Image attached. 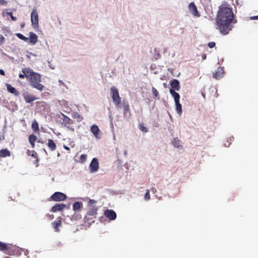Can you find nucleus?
<instances>
[{
  "label": "nucleus",
  "mask_w": 258,
  "mask_h": 258,
  "mask_svg": "<svg viewBox=\"0 0 258 258\" xmlns=\"http://www.w3.org/2000/svg\"><path fill=\"white\" fill-rule=\"evenodd\" d=\"M237 20L231 8L221 6L219 7L216 18V29L223 35L229 34L232 30V24H235Z\"/></svg>",
  "instance_id": "1"
},
{
  "label": "nucleus",
  "mask_w": 258,
  "mask_h": 258,
  "mask_svg": "<svg viewBox=\"0 0 258 258\" xmlns=\"http://www.w3.org/2000/svg\"><path fill=\"white\" fill-rule=\"evenodd\" d=\"M0 251L4 252L8 255H19L21 250L19 247L10 243H6L0 241Z\"/></svg>",
  "instance_id": "2"
},
{
  "label": "nucleus",
  "mask_w": 258,
  "mask_h": 258,
  "mask_svg": "<svg viewBox=\"0 0 258 258\" xmlns=\"http://www.w3.org/2000/svg\"><path fill=\"white\" fill-rule=\"evenodd\" d=\"M28 80L30 82V85L33 88L40 91L43 90L44 86L40 83L41 82V76L39 74L35 73Z\"/></svg>",
  "instance_id": "3"
},
{
  "label": "nucleus",
  "mask_w": 258,
  "mask_h": 258,
  "mask_svg": "<svg viewBox=\"0 0 258 258\" xmlns=\"http://www.w3.org/2000/svg\"><path fill=\"white\" fill-rule=\"evenodd\" d=\"M97 207L93 206L91 207L84 218L85 222H88V223L94 222L97 215Z\"/></svg>",
  "instance_id": "4"
},
{
  "label": "nucleus",
  "mask_w": 258,
  "mask_h": 258,
  "mask_svg": "<svg viewBox=\"0 0 258 258\" xmlns=\"http://www.w3.org/2000/svg\"><path fill=\"white\" fill-rule=\"evenodd\" d=\"M110 90L112 93V100L117 106H119L121 102V98L119 97L118 91L115 87L111 88Z\"/></svg>",
  "instance_id": "5"
},
{
  "label": "nucleus",
  "mask_w": 258,
  "mask_h": 258,
  "mask_svg": "<svg viewBox=\"0 0 258 258\" xmlns=\"http://www.w3.org/2000/svg\"><path fill=\"white\" fill-rule=\"evenodd\" d=\"M67 196L61 192H55L52 195L50 198V201H53L54 202H60L63 201L67 199Z\"/></svg>",
  "instance_id": "6"
},
{
  "label": "nucleus",
  "mask_w": 258,
  "mask_h": 258,
  "mask_svg": "<svg viewBox=\"0 0 258 258\" xmlns=\"http://www.w3.org/2000/svg\"><path fill=\"white\" fill-rule=\"evenodd\" d=\"M31 20L32 24L34 28H37L38 27V15L37 11L36 9H33L31 16Z\"/></svg>",
  "instance_id": "7"
},
{
  "label": "nucleus",
  "mask_w": 258,
  "mask_h": 258,
  "mask_svg": "<svg viewBox=\"0 0 258 258\" xmlns=\"http://www.w3.org/2000/svg\"><path fill=\"white\" fill-rule=\"evenodd\" d=\"M90 171L91 172H96L99 169V161L98 159L93 158L89 165Z\"/></svg>",
  "instance_id": "8"
},
{
  "label": "nucleus",
  "mask_w": 258,
  "mask_h": 258,
  "mask_svg": "<svg viewBox=\"0 0 258 258\" xmlns=\"http://www.w3.org/2000/svg\"><path fill=\"white\" fill-rule=\"evenodd\" d=\"M188 9L190 13L195 17H200L201 15L199 13L197 8L194 3H190L188 5Z\"/></svg>",
  "instance_id": "9"
},
{
  "label": "nucleus",
  "mask_w": 258,
  "mask_h": 258,
  "mask_svg": "<svg viewBox=\"0 0 258 258\" xmlns=\"http://www.w3.org/2000/svg\"><path fill=\"white\" fill-rule=\"evenodd\" d=\"M24 100L27 103H31L37 98L33 95L30 94L28 92H25L23 94Z\"/></svg>",
  "instance_id": "10"
},
{
  "label": "nucleus",
  "mask_w": 258,
  "mask_h": 258,
  "mask_svg": "<svg viewBox=\"0 0 258 258\" xmlns=\"http://www.w3.org/2000/svg\"><path fill=\"white\" fill-rule=\"evenodd\" d=\"M104 215L110 220H114L116 218V213L112 210H106L104 211Z\"/></svg>",
  "instance_id": "11"
},
{
  "label": "nucleus",
  "mask_w": 258,
  "mask_h": 258,
  "mask_svg": "<svg viewBox=\"0 0 258 258\" xmlns=\"http://www.w3.org/2000/svg\"><path fill=\"white\" fill-rule=\"evenodd\" d=\"M26 154L28 156H30L32 157L35 159V161H34V163L36 165L37 167L38 166V162L39 161V159L38 158L37 153L35 151H30L29 150H28L27 151Z\"/></svg>",
  "instance_id": "12"
},
{
  "label": "nucleus",
  "mask_w": 258,
  "mask_h": 258,
  "mask_svg": "<svg viewBox=\"0 0 258 258\" xmlns=\"http://www.w3.org/2000/svg\"><path fill=\"white\" fill-rule=\"evenodd\" d=\"M22 71L25 74L28 80L35 73L29 68H24L22 70Z\"/></svg>",
  "instance_id": "13"
},
{
  "label": "nucleus",
  "mask_w": 258,
  "mask_h": 258,
  "mask_svg": "<svg viewBox=\"0 0 258 258\" xmlns=\"http://www.w3.org/2000/svg\"><path fill=\"white\" fill-rule=\"evenodd\" d=\"M61 218L60 217L57 218L56 220L54 221L52 223L53 228H54L55 232H59L60 230L59 229V227L61 226Z\"/></svg>",
  "instance_id": "14"
},
{
  "label": "nucleus",
  "mask_w": 258,
  "mask_h": 258,
  "mask_svg": "<svg viewBox=\"0 0 258 258\" xmlns=\"http://www.w3.org/2000/svg\"><path fill=\"white\" fill-rule=\"evenodd\" d=\"M131 113L130 112V105L128 103L123 104V116L127 119L130 118Z\"/></svg>",
  "instance_id": "15"
},
{
  "label": "nucleus",
  "mask_w": 258,
  "mask_h": 258,
  "mask_svg": "<svg viewBox=\"0 0 258 258\" xmlns=\"http://www.w3.org/2000/svg\"><path fill=\"white\" fill-rule=\"evenodd\" d=\"M66 207V205L64 204H56L51 208V211L52 212H56L57 211H61Z\"/></svg>",
  "instance_id": "16"
},
{
  "label": "nucleus",
  "mask_w": 258,
  "mask_h": 258,
  "mask_svg": "<svg viewBox=\"0 0 258 258\" xmlns=\"http://www.w3.org/2000/svg\"><path fill=\"white\" fill-rule=\"evenodd\" d=\"M7 90L11 93L14 94L16 96H18L20 93L14 87H12L11 85L6 84Z\"/></svg>",
  "instance_id": "17"
},
{
  "label": "nucleus",
  "mask_w": 258,
  "mask_h": 258,
  "mask_svg": "<svg viewBox=\"0 0 258 258\" xmlns=\"http://www.w3.org/2000/svg\"><path fill=\"white\" fill-rule=\"evenodd\" d=\"M171 89L174 90L179 91L180 89V85L179 81L176 79L173 80L170 83Z\"/></svg>",
  "instance_id": "18"
},
{
  "label": "nucleus",
  "mask_w": 258,
  "mask_h": 258,
  "mask_svg": "<svg viewBox=\"0 0 258 258\" xmlns=\"http://www.w3.org/2000/svg\"><path fill=\"white\" fill-rule=\"evenodd\" d=\"M30 42L33 44H35L38 41V36L34 33L31 32L29 33Z\"/></svg>",
  "instance_id": "19"
},
{
  "label": "nucleus",
  "mask_w": 258,
  "mask_h": 258,
  "mask_svg": "<svg viewBox=\"0 0 258 258\" xmlns=\"http://www.w3.org/2000/svg\"><path fill=\"white\" fill-rule=\"evenodd\" d=\"M63 116V123L65 126L69 125L73 123V121L69 118L68 116L62 114Z\"/></svg>",
  "instance_id": "20"
},
{
  "label": "nucleus",
  "mask_w": 258,
  "mask_h": 258,
  "mask_svg": "<svg viewBox=\"0 0 258 258\" xmlns=\"http://www.w3.org/2000/svg\"><path fill=\"white\" fill-rule=\"evenodd\" d=\"M223 73V70L219 68L215 73H213V77L216 79H219L222 77Z\"/></svg>",
  "instance_id": "21"
},
{
  "label": "nucleus",
  "mask_w": 258,
  "mask_h": 258,
  "mask_svg": "<svg viewBox=\"0 0 258 258\" xmlns=\"http://www.w3.org/2000/svg\"><path fill=\"white\" fill-rule=\"evenodd\" d=\"M91 132L94 134L96 138H98L100 130L97 125L93 124L91 126Z\"/></svg>",
  "instance_id": "22"
},
{
  "label": "nucleus",
  "mask_w": 258,
  "mask_h": 258,
  "mask_svg": "<svg viewBox=\"0 0 258 258\" xmlns=\"http://www.w3.org/2000/svg\"><path fill=\"white\" fill-rule=\"evenodd\" d=\"M37 137L34 134L30 135L29 136L28 140L30 144L31 145L32 148L35 147V142L37 140Z\"/></svg>",
  "instance_id": "23"
},
{
  "label": "nucleus",
  "mask_w": 258,
  "mask_h": 258,
  "mask_svg": "<svg viewBox=\"0 0 258 258\" xmlns=\"http://www.w3.org/2000/svg\"><path fill=\"white\" fill-rule=\"evenodd\" d=\"M72 116L74 119H76L78 122H81L83 120V117L78 112H74L72 114Z\"/></svg>",
  "instance_id": "24"
},
{
  "label": "nucleus",
  "mask_w": 258,
  "mask_h": 258,
  "mask_svg": "<svg viewBox=\"0 0 258 258\" xmlns=\"http://www.w3.org/2000/svg\"><path fill=\"white\" fill-rule=\"evenodd\" d=\"M47 146L51 151H54L56 149V145L55 143L51 139L48 140Z\"/></svg>",
  "instance_id": "25"
},
{
  "label": "nucleus",
  "mask_w": 258,
  "mask_h": 258,
  "mask_svg": "<svg viewBox=\"0 0 258 258\" xmlns=\"http://www.w3.org/2000/svg\"><path fill=\"white\" fill-rule=\"evenodd\" d=\"M32 129L36 134L39 133L38 123L36 120H34L32 123Z\"/></svg>",
  "instance_id": "26"
},
{
  "label": "nucleus",
  "mask_w": 258,
  "mask_h": 258,
  "mask_svg": "<svg viewBox=\"0 0 258 258\" xmlns=\"http://www.w3.org/2000/svg\"><path fill=\"white\" fill-rule=\"evenodd\" d=\"M11 156V152L7 149H3L0 151V156L6 157Z\"/></svg>",
  "instance_id": "27"
},
{
  "label": "nucleus",
  "mask_w": 258,
  "mask_h": 258,
  "mask_svg": "<svg viewBox=\"0 0 258 258\" xmlns=\"http://www.w3.org/2000/svg\"><path fill=\"white\" fill-rule=\"evenodd\" d=\"M169 92L171 95L174 97L175 102L179 101L180 95L178 93L176 92L172 89H170Z\"/></svg>",
  "instance_id": "28"
},
{
  "label": "nucleus",
  "mask_w": 258,
  "mask_h": 258,
  "mask_svg": "<svg viewBox=\"0 0 258 258\" xmlns=\"http://www.w3.org/2000/svg\"><path fill=\"white\" fill-rule=\"evenodd\" d=\"M83 206V203L80 202H76L73 205V209L74 211L80 210Z\"/></svg>",
  "instance_id": "29"
},
{
  "label": "nucleus",
  "mask_w": 258,
  "mask_h": 258,
  "mask_svg": "<svg viewBox=\"0 0 258 258\" xmlns=\"http://www.w3.org/2000/svg\"><path fill=\"white\" fill-rule=\"evenodd\" d=\"M175 102L176 110L178 114L181 115L182 113V106L179 103V101H177Z\"/></svg>",
  "instance_id": "30"
},
{
  "label": "nucleus",
  "mask_w": 258,
  "mask_h": 258,
  "mask_svg": "<svg viewBox=\"0 0 258 258\" xmlns=\"http://www.w3.org/2000/svg\"><path fill=\"white\" fill-rule=\"evenodd\" d=\"M180 141L177 138H174L172 141V144L175 148H178L180 146Z\"/></svg>",
  "instance_id": "31"
},
{
  "label": "nucleus",
  "mask_w": 258,
  "mask_h": 258,
  "mask_svg": "<svg viewBox=\"0 0 258 258\" xmlns=\"http://www.w3.org/2000/svg\"><path fill=\"white\" fill-rule=\"evenodd\" d=\"M16 35L20 39L23 40L26 42L28 41L29 40V38L24 36L23 35H22L21 33H16Z\"/></svg>",
  "instance_id": "32"
},
{
  "label": "nucleus",
  "mask_w": 258,
  "mask_h": 258,
  "mask_svg": "<svg viewBox=\"0 0 258 258\" xmlns=\"http://www.w3.org/2000/svg\"><path fill=\"white\" fill-rule=\"evenodd\" d=\"M139 127L140 131L144 133H147L148 132L147 128L146 126H145L143 123H140L139 124Z\"/></svg>",
  "instance_id": "33"
},
{
  "label": "nucleus",
  "mask_w": 258,
  "mask_h": 258,
  "mask_svg": "<svg viewBox=\"0 0 258 258\" xmlns=\"http://www.w3.org/2000/svg\"><path fill=\"white\" fill-rule=\"evenodd\" d=\"M152 91L153 95L158 99H159V94L158 91L156 89V88L154 87H152Z\"/></svg>",
  "instance_id": "34"
},
{
  "label": "nucleus",
  "mask_w": 258,
  "mask_h": 258,
  "mask_svg": "<svg viewBox=\"0 0 258 258\" xmlns=\"http://www.w3.org/2000/svg\"><path fill=\"white\" fill-rule=\"evenodd\" d=\"M144 199L146 201H148L150 199V195L149 190H147L146 193L145 195Z\"/></svg>",
  "instance_id": "35"
},
{
  "label": "nucleus",
  "mask_w": 258,
  "mask_h": 258,
  "mask_svg": "<svg viewBox=\"0 0 258 258\" xmlns=\"http://www.w3.org/2000/svg\"><path fill=\"white\" fill-rule=\"evenodd\" d=\"M96 203V201L94 200H92V199H90L89 201H88V205L89 206H90L91 207H92L94 206V205Z\"/></svg>",
  "instance_id": "36"
},
{
  "label": "nucleus",
  "mask_w": 258,
  "mask_h": 258,
  "mask_svg": "<svg viewBox=\"0 0 258 258\" xmlns=\"http://www.w3.org/2000/svg\"><path fill=\"white\" fill-rule=\"evenodd\" d=\"M87 156L86 155H82L80 157V160L81 162H84L86 160Z\"/></svg>",
  "instance_id": "37"
},
{
  "label": "nucleus",
  "mask_w": 258,
  "mask_h": 258,
  "mask_svg": "<svg viewBox=\"0 0 258 258\" xmlns=\"http://www.w3.org/2000/svg\"><path fill=\"white\" fill-rule=\"evenodd\" d=\"M8 15L10 16L11 19L13 21H16L17 20L16 17L13 16V13L12 12L8 13Z\"/></svg>",
  "instance_id": "38"
},
{
  "label": "nucleus",
  "mask_w": 258,
  "mask_h": 258,
  "mask_svg": "<svg viewBox=\"0 0 258 258\" xmlns=\"http://www.w3.org/2000/svg\"><path fill=\"white\" fill-rule=\"evenodd\" d=\"M208 45L210 48H212L215 46L216 43L214 42H210L208 43Z\"/></svg>",
  "instance_id": "39"
},
{
  "label": "nucleus",
  "mask_w": 258,
  "mask_h": 258,
  "mask_svg": "<svg viewBox=\"0 0 258 258\" xmlns=\"http://www.w3.org/2000/svg\"><path fill=\"white\" fill-rule=\"evenodd\" d=\"M5 42V38L0 34V44H3Z\"/></svg>",
  "instance_id": "40"
},
{
  "label": "nucleus",
  "mask_w": 258,
  "mask_h": 258,
  "mask_svg": "<svg viewBox=\"0 0 258 258\" xmlns=\"http://www.w3.org/2000/svg\"><path fill=\"white\" fill-rule=\"evenodd\" d=\"M8 3L5 0H0V5L6 6Z\"/></svg>",
  "instance_id": "41"
},
{
  "label": "nucleus",
  "mask_w": 258,
  "mask_h": 258,
  "mask_svg": "<svg viewBox=\"0 0 258 258\" xmlns=\"http://www.w3.org/2000/svg\"><path fill=\"white\" fill-rule=\"evenodd\" d=\"M19 77L21 79H24L26 77L25 76V74L24 73L23 74H20L19 75Z\"/></svg>",
  "instance_id": "42"
},
{
  "label": "nucleus",
  "mask_w": 258,
  "mask_h": 258,
  "mask_svg": "<svg viewBox=\"0 0 258 258\" xmlns=\"http://www.w3.org/2000/svg\"><path fill=\"white\" fill-rule=\"evenodd\" d=\"M47 216L48 217V219H50V220H51V219L54 218V216L53 215H49V214H48V215H47Z\"/></svg>",
  "instance_id": "43"
},
{
  "label": "nucleus",
  "mask_w": 258,
  "mask_h": 258,
  "mask_svg": "<svg viewBox=\"0 0 258 258\" xmlns=\"http://www.w3.org/2000/svg\"><path fill=\"white\" fill-rule=\"evenodd\" d=\"M0 74L2 76L5 75V73L3 70L0 69Z\"/></svg>",
  "instance_id": "44"
},
{
  "label": "nucleus",
  "mask_w": 258,
  "mask_h": 258,
  "mask_svg": "<svg viewBox=\"0 0 258 258\" xmlns=\"http://www.w3.org/2000/svg\"><path fill=\"white\" fill-rule=\"evenodd\" d=\"M251 20H258V16H255L250 17Z\"/></svg>",
  "instance_id": "45"
},
{
  "label": "nucleus",
  "mask_w": 258,
  "mask_h": 258,
  "mask_svg": "<svg viewBox=\"0 0 258 258\" xmlns=\"http://www.w3.org/2000/svg\"><path fill=\"white\" fill-rule=\"evenodd\" d=\"M63 148L64 149L68 151H69L70 150V148L66 145H63Z\"/></svg>",
  "instance_id": "46"
},
{
  "label": "nucleus",
  "mask_w": 258,
  "mask_h": 258,
  "mask_svg": "<svg viewBox=\"0 0 258 258\" xmlns=\"http://www.w3.org/2000/svg\"><path fill=\"white\" fill-rule=\"evenodd\" d=\"M206 57H207V56H206V54H203V55H202V58H203V59H205L206 58Z\"/></svg>",
  "instance_id": "47"
},
{
  "label": "nucleus",
  "mask_w": 258,
  "mask_h": 258,
  "mask_svg": "<svg viewBox=\"0 0 258 258\" xmlns=\"http://www.w3.org/2000/svg\"><path fill=\"white\" fill-rule=\"evenodd\" d=\"M151 191H153V192H154L156 191V189L155 187H152L151 189Z\"/></svg>",
  "instance_id": "48"
},
{
  "label": "nucleus",
  "mask_w": 258,
  "mask_h": 258,
  "mask_svg": "<svg viewBox=\"0 0 258 258\" xmlns=\"http://www.w3.org/2000/svg\"><path fill=\"white\" fill-rule=\"evenodd\" d=\"M38 142H40V143H43V142H40L39 140L38 141Z\"/></svg>",
  "instance_id": "49"
},
{
  "label": "nucleus",
  "mask_w": 258,
  "mask_h": 258,
  "mask_svg": "<svg viewBox=\"0 0 258 258\" xmlns=\"http://www.w3.org/2000/svg\"><path fill=\"white\" fill-rule=\"evenodd\" d=\"M25 24H22L21 26L23 27L24 26Z\"/></svg>",
  "instance_id": "50"
},
{
  "label": "nucleus",
  "mask_w": 258,
  "mask_h": 258,
  "mask_svg": "<svg viewBox=\"0 0 258 258\" xmlns=\"http://www.w3.org/2000/svg\"><path fill=\"white\" fill-rule=\"evenodd\" d=\"M4 258H10V257H9V256H6V257H5Z\"/></svg>",
  "instance_id": "51"
}]
</instances>
